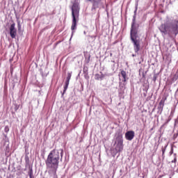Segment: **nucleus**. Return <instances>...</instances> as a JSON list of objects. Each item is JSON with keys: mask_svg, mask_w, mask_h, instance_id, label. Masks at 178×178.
I'll return each mask as SVG.
<instances>
[{"mask_svg": "<svg viewBox=\"0 0 178 178\" xmlns=\"http://www.w3.org/2000/svg\"><path fill=\"white\" fill-rule=\"evenodd\" d=\"M70 79H72V73L69 72L67 74V76L66 78V80L68 81H70Z\"/></svg>", "mask_w": 178, "mask_h": 178, "instance_id": "13", "label": "nucleus"}, {"mask_svg": "<svg viewBox=\"0 0 178 178\" xmlns=\"http://www.w3.org/2000/svg\"><path fill=\"white\" fill-rule=\"evenodd\" d=\"M72 24L71 26V30H76L77 26V20L76 17H79V6L77 4L74 3L72 7Z\"/></svg>", "mask_w": 178, "mask_h": 178, "instance_id": "4", "label": "nucleus"}, {"mask_svg": "<svg viewBox=\"0 0 178 178\" xmlns=\"http://www.w3.org/2000/svg\"><path fill=\"white\" fill-rule=\"evenodd\" d=\"M135 133L134 131H128L125 134V138L128 140V141H131L133 138H134Z\"/></svg>", "mask_w": 178, "mask_h": 178, "instance_id": "7", "label": "nucleus"}, {"mask_svg": "<svg viewBox=\"0 0 178 178\" xmlns=\"http://www.w3.org/2000/svg\"><path fill=\"white\" fill-rule=\"evenodd\" d=\"M69 83H70V81H67V80L65 81L63 94H65V92H66V90H67V88L69 87Z\"/></svg>", "mask_w": 178, "mask_h": 178, "instance_id": "11", "label": "nucleus"}, {"mask_svg": "<svg viewBox=\"0 0 178 178\" xmlns=\"http://www.w3.org/2000/svg\"><path fill=\"white\" fill-rule=\"evenodd\" d=\"M159 31L164 35L172 37L178 34V19H172L170 22H166L159 27Z\"/></svg>", "mask_w": 178, "mask_h": 178, "instance_id": "2", "label": "nucleus"}, {"mask_svg": "<svg viewBox=\"0 0 178 178\" xmlns=\"http://www.w3.org/2000/svg\"><path fill=\"white\" fill-rule=\"evenodd\" d=\"M29 177L30 178H34V176H33V170L31 169L30 172H29Z\"/></svg>", "mask_w": 178, "mask_h": 178, "instance_id": "14", "label": "nucleus"}, {"mask_svg": "<svg viewBox=\"0 0 178 178\" xmlns=\"http://www.w3.org/2000/svg\"><path fill=\"white\" fill-rule=\"evenodd\" d=\"M115 151H117V152H122V151H123V136H122L118 137Z\"/></svg>", "mask_w": 178, "mask_h": 178, "instance_id": "6", "label": "nucleus"}, {"mask_svg": "<svg viewBox=\"0 0 178 178\" xmlns=\"http://www.w3.org/2000/svg\"><path fill=\"white\" fill-rule=\"evenodd\" d=\"M10 35L11 38H16V29L15 28V24H11L10 27Z\"/></svg>", "mask_w": 178, "mask_h": 178, "instance_id": "8", "label": "nucleus"}, {"mask_svg": "<svg viewBox=\"0 0 178 178\" xmlns=\"http://www.w3.org/2000/svg\"><path fill=\"white\" fill-rule=\"evenodd\" d=\"M102 0H88V2H92V6L95 8H97L98 5H99V3H101Z\"/></svg>", "mask_w": 178, "mask_h": 178, "instance_id": "10", "label": "nucleus"}, {"mask_svg": "<svg viewBox=\"0 0 178 178\" xmlns=\"http://www.w3.org/2000/svg\"><path fill=\"white\" fill-rule=\"evenodd\" d=\"M60 156H61V159H62V158L63 156V150H62L61 152H60Z\"/></svg>", "mask_w": 178, "mask_h": 178, "instance_id": "17", "label": "nucleus"}, {"mask_svg": "<svg viewBox=\"0 0 178 178\" xmlns=\"http://www.w3.org/2000/svg\"><path fill=\"white\" fill-rule=\"evenodd\" d=\"M60 158L59 151L53 149L50 152L45 161L48 173L50 176H56L58 168H59V159Z\"/></svg>", "mask_w": 178, "mask_h": 178, "instance_id": "1", "label": "nucleus"}, {"mask_svg": "<svg viewBox=\"0 0 178 178\" xmlns=\"http://www.w3.org/2000/svg\"><path fill=\"white\" fill-rule=\"evenodd\" d=\"M151 130H154V129H152H152H151Z\"/></svg>", "mask_w": 178, "mask_h": 178, "instance_id": "18", "label": "nucleus"}, {"mask_svg": "<svg viewBox=\"0 0 178 178\" xmlns=\"http://www.w3.org/2000/svg\"><path fill=\"white\" fill-rule=\"evenodd\" d=\"M120 80H122L123 83L122 82H120V90H125L126 89V82L127 80H129V78L127 77V74L126 73V71L121 70L120 73L119 74Z\"/></svg>", "mask_w": 178, "mask_h": 178, "instance_id": "5", "label": "nucleus"}, {"mask_svg": "<svg viewBox=\"0 0 178 178\" xmlns=\"http://www.w3.org/2000/svg\"><path fill=\"white\" fill-rule=\"evenodd\" d=\"M138 30L136 27V23L134 22L131 24V32H130V37L131 40L134 44V49L137 54L140 49V40L137 39V37H138Z\"/></svg>", "mask_w": 178, "mask_h": 178, "instance_id": "3", "label": "nucleus"}, {"mask_svg": "<svg viewBox=\"0 0 178 178\" xmlns=\"http://www.w3.org/2000/svg\"><path fill=\"white\" fill-rule=\"evenodd\" d=\"M19 108H20V106L17 105V104H15V112H17V111L19 109Z\"/></svg>", "mask_w": 178, "mask_h": 178, "instance_id": "15", "label": "nucleus"}, {"mask_svg": "<svg viewBox=\"0 0 178 178\" xmlns=\"http://www.w3.org/2000/svg\"><path fill=\"white\" fill-rule=\"evenodd\" d=\"M168 147V145H165V147H162V156H165V152L166 151V148Z\"/></svg>", "mask_w": 178, "mask_h": 178, "instance_id": "12", "label": "nucleus"}, {"mask_svg": "<svg viewBox=\"0 0 178 178\" xmlns=\"http://www.w3.org/2000/svg\"><path fill=\"white\" fill-rule=\"evenodd\" d=\"M168 99L167 97H163L162 99L160 101L159 104V108L161 109V111H163V106H165V101Z\"/></svg>", "mask_w": 178, "mask_h": 178, "instance_id": "9", "label": "nucleus"}, {"mask_svg": "<svg viewBox=\"0 0 178 178\" xmlns=\"http://www.w3.org/2000/svg\"><path fill=\"white\" fill-rule=\"evenodd\" d=\"M6 133H8V131H9V127L8 126H6L4 129Z\"/></svg>", "mask_w": 178, "mask_h": 178, "instance_id": "16", "label": "nucleus"}]
</instances>
